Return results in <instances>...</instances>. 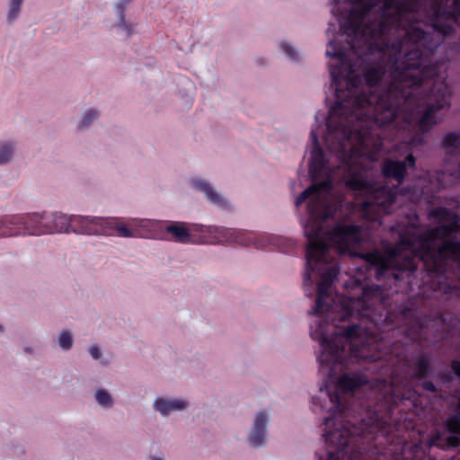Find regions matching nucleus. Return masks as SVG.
<instances>
[{"instance_id": "27", "label": "nucleus", "mask_w": 460, "mask_h": 460, "mask_svg": "<svg viewBox=\"0 0 460 460\" xmlns=\"http://www.w3.org/2000/svg\"><path fill=\"white\" fill-rule=\"evenodd\" d=\"M459 445H460V435L453 434L447 438V445L442 446L441 448L443 450H445L449 447H456Z\"/></svg>"}, {"instance_id": "24", "label": "nucleus", "mask_w": 460, "mask_h": 460, "mask_svg": "<svg viewBox=\"0 0 460 460\" xmlns=\"http://www.w3.org/2000/svg\"><path fill=\"white\" fill-rule=\"evenodd\" d=\"M96 118V112L94 111H84L80 118L79 127H87Z\"/></svg>"}, {"instance_id": "22", "label": "nucleus", "mask_w": 460, "mask_h": 460, "mask_svg": "<svg viewBox=\"0 0 460 460\" xmlns=\"http://www.w3.org/2000/svg\"><path fill=\"white\" fill-rule=\"evenodd\" d=\"M447 428L452 434L460 435V418L456 416L449 417L447 420Z\"/></svg>"}, {"instance_id": "40", "label": "nucleus", "mask_w": 460, "mask_h": 460, "mask_svg": "<svg viewBox=\"0 0 460 460\" xmlns=\"http://www.w3.org/2000/svg\"><path fill=\"white\" fill-rule=\"evenodd\" d=\"M458 407L460 408V399H459V403H458Z\"/></svg>"}, {"instance_id": "5", "label": "nucleus", "mask_w": 460, "mask_h": 460, "mask_svg": "<svg viewBox=\"0 0 460 460\" xmlns=\"http://www.w3.org/2000/svg\"><path fill=\"white\" fill-rule=\"evenodd\" d=\"M449 99L448 85L443 80H437L427 94L426 108L419 119V127L422 131L429 130L439 121L437 114L440 111L448 110Z\"/></svg>"}, {"instance_id": "38", "label": "nucleus", "mask_w": 460, "mask_h": 460, "mask_svg": "<svg viewBox=\"0 0 460 460\" xmlns=\"http://www.w3.org/2000/svg\"><path fill=\"white\" fill-rule=\"evenodd\" d=\"M152 460H164V458L163 457H155Z\"/></svg>"}, {"instance_id": "6", "label": "nucleus", "mask_w": 460, "mask_h": 460, "mask_svg": "<svg viewBox=\"0 0 460 460\" xmlns=\"http://www.w3.org/2000/svg\"><path fill=\"white\" fill-rule=\"evenodd\" d=\"M380 299V292L379 288H367L363 291L362 296L356 299L353 298H339L338 302L342 306L344 313L341 314V319L345 320V318L357 312L358 314L367 316V310L371 307L375 301Z\"/></svg>"}, {"instance_id": "23", "label": "nucleus", "mask_w": 460, "mask_h": 460, "mask_svg": "<svg viewBox=\"0 0 460 460\" xmlns=\"http://www.w3.org/2000/svg\"><path fill=\"white\" fill-rule=\"evenodd\" d=\"M72 344H73V340H72L71 334L69 332H62L58 335V345L63 349H70Z\"/></svg>"}, {"instance_id": "33", "label": "nucleus", "mask_w": 460, "mask_h": 460, "mask_svg": "<svg viewBox=\"0 0 460 460\" xmlns=\"http://www.w3.org/2000/svg\"><path fill=\"white\" fill-rule=\"evenodd\" d=\"M452 368L455 374L460 377V362H453Z\"/></svg>"}, {"instance_id": "30", "label": "nucleus", "mask_w": 460, "mask_h": 460, "mask_svg": "<svg viewBox=\"0 0 460 460\" xmlns=\"http://www.w3.org/2000/svg\"><path fill=\"white\" fill-rule=\"evenodd\" d=\"M280 46L289 58H296L297 57V52L292 46L288 45V43L282 42Z\"/></svg>"}, {"instance_id": "34", "label": "nucleus", "mask_w": 460, "mask_h": 460, "mask_svg": "<svg viewBox=\"0 0 460 460\" xmlns=\"http://www.w3.org/2000/svg\"><path fill=\"white\" fill-rule=\"evenodd\" d=\"M332 422H334L335 425L338 424V420H336L330 419V418L325 419V426L327 428H329L332 424Z\"/></svg>"}, {"instance_id": "15", "label": "nucleus", "mask_w": 460, "mask_h": 460, "mask_svg": "<svg viewBox=\"0 0 460 460\" xmlns=\"http://www.w3.org/2000/svg\"><path fill=\"white\" fill-rule=\"evenodd\" d=\"M267 423L268 418L263 413H259L256 417L254 429L251 437V441L253 446H261L262 444Z\"/></svg>"}, {"instance_id": "10", "label": "nucleus", "mask_w": 460, "mask_h": 460, "mask_svg": "<svg viewBox=\"0 0 460 460\" xmlns=\"http://www.w3.org/2000/svg\"><path fill=\"white\" fill-rule=\"evenodd\" d=\"M154 406L162 415H168L173 411H180L186 408L187 402L181 399L157 398Z\"/></svg>"}, {"instance_id": "21", "label": "nucleus", "mask_w": 460, "mask_h": 460, "mask_svg": "<svg viewBox=\"0 0 460 460\" xmlns=\"http://www.w3.org/2000/svg\"><path fill=\"white\" fill-rule=\"evenodd\" d=\"M365 79L367 81V88L375 85L380 79V72L376 68L368 69L365 74Z\"/></svg>"}, {"instance_id": "2", "label": "nucleus", "mask_w": 460, "mask_h": 460, "mask_svg": "<svg viewBox=\"0 0 460 460\" xmlns=\"http://www.w3.org/2000/svg\"><path fill=\"white\" fill-rule=\"evenodd\" d=\"M432 216L438 219L439 226L427 230L423 235L411 234L409 237L403 236L395 248L386 251L385 255L371 252L364 256L367 261L376 267L377 276L383 275L389 268L414 270V256L419 255L425 260L429 256L433 257L436 251L442 258L460 260V243L443 241L441 244L437 243L459 231L457 216L442 208L434 209Z\"/></svg>"}, {"instance_id": "16", "label": "nucleus", "mask_w": 460, "mask_h": 460, "mask_svg": "<svg viewBox=\"0 0 460 460\" xmlns=\"http://www.w3.org/2000/svg\"><path fill=\"white\" fill-rule=\"evenodd\" d=\"M13 150L14 145L13 143H0V164H5L13 159Z\"/></svg>"}, {"instance_id": "19", "label": "nucleus", "mask_w": 460, "mask_h": 460, "mask_svg": "<svg viewBox=\"0 0 460 460\" xmlns=\"http://www.w3.org/2000/svg\"><path fill=\"white\" fill-rule=\"evenodd\" d=\"M443 146L445 148H460V133L447 134L443 138Z\"/></svg>"}, {"instance_id": "28", "label": "nucleus", "mask_w": 460, "mask_h": 460, "mask_svg": "<svg viewBox=\"0 0 460 460\" xmlns=\"http://www.w3.org/2000/svg\"><path fill=\"white\" fill-rule=\"evenodd\" d=\"M348 184L354 190H364L366 188V183L358 177H352Z\"/></svg>"}, {"instance_id": "12", "label": "nucleus", "mask_w": 460, "mask_h": 460, "mask_svg": "<svg viewBox=\"0 0 460 460\" xmlns=\"http://www.w3.org/2000/svg\"><path fill=\"white\" fill-rule=\"evenodd\" d=\"M338 271L335 267H332L328 272L323 274L322 276V281L318 286V295H317V301H316V308L314 310V313H317L320 311V309L323 306V299L325 296L327 295V291L331 286V281L333 278L336 277Z\"/></svg>"}, {"instance_id": "17", "label": "nucleus", "mask_w": 460, "mask_h": 460, "mask_svg": "<svg viewBox=\"0 0 460 460\" xmlns=\"http://www.w3.org/2000/svg\"><path fill=\"white\" fill-rule=\"evenodd\" d=\"M441 183L443 186L453 185L460 181V164L459 168L456 171H451L447 169L445 172L442 173Z\"/></svg>"}, {"instance_id": "18", "label": "nucleus", "mask_w": 460, "mask_h": 460, "mask_svg": "<svg viewBox=\"0 0 460 460\" xmlns=\"http://www.w3.org/2000/svg\"><path fill=\"white\" fill-rule=\"evenodd\" d=\"M167 231L172 234L179 242H186L189 238L188 230L181 226H170L167 227Z\"/></svg>"}, {"instance_id": "1", "label": "nucleus", "mask_w": 460, "mask_h": 460, "mask_svg": "<svg viewBox=\"0 0 460 460\" xmlns=\"http://www.w3.org/2000/svg\"><path fill=\"white\" fill-rule=\"evenodd\" d=\"M422 0H352L349 15L341 21L348 41L353 50L367 47L374 49L373 40L387 31L396 34L395 41L388 40L380 51L387 59L390 82L385 95L370 94L368 90L358 87L359 79L355 69L346 59L344 52L331 40L326 55L332 58L330 71L336 85L340 99L329 112L327 121L328 138L341 141L343 166L353 174L357 172L356 159L364 155L372 156L380 148V141L374 132V125L385 127L392 123L395 117V106L399 93L406 97L404 87L418 85L432 72L429 60L430 49L428 37L422 29L415 24L401 27L402 17L415 12Z\"/></svg>"}, {"instance_id": "7", "label": "nucleus", "mask_w": 460, "mask_h": 460, "mask_svg": "<svg viewBox=\"0 0 460 460\" xmlns=\"http://www.w3.org/2000/svg\"><path fill=\"white\" fill-rule=\"evenodd\" d=\"M394 193L386 188L375 190L371 198L362 205L363 216L369 220H376V217L371 213L377 210L387 213L388 207L394 203Z\"/></svg>"}, {"instance_id": "36", "label": "nucleus", "mask_w": 460, "mask_h": 460, "mask_svg": "<svg viewBox=\"0 0 460 460\" xmlns=\"http://www.w3.org/2000/svg\"><path fill=\"white\" fill-rule=\"evenodd\" d=\"M440 438V434L439 433H437L435 436H433L430 439V444L431 445H436L437 441Z\"/></svg>"}, {"instance_id": "3", "label": "nucleus", "mask_w": 460, "mask_h": 460, "mask_svg": "<svg viewBox=\"0 0 460 460\" xmlns=\"http://www.w3.org/2000/svg\"><path fill=\"white\" fill-rule=\"evenodd\" d=\"M332 185L329 181L314 184L301 193L296 199V206H300L306 199H309V213L311 221L305 226V233L308 239L307 263L313 270V263L324 259L325 252L331 245H335L340 253L350 252L362 241L361 228L356 226L339 225L326 235L319 222L324 219L328 214L323 211L325 206L327 193Z\"/></svg>"}, {"instance_id": "37", "label": "nucleus", "mask_w": 460, "mask_h": 460, "mask_svg": "<svg viewBox=\"0 0 460 460\" xmlns=\"http://www.w3.org/2000/svg\"><path fill=\"white\" fill-rule=\"evenodd\" d=\"M455 4L460 8V0H455Z\"/></svg>"}, {"instance_id": "20", "label": "nucleus", "mask_w": 460, "mask_h": 460, "mask_svg": "<svg viewBox=\"0 0 460 460\" xmlns=\"http://www.w3.org/2000/svg\"><path fill=\"white\" fill-rule=\"evenodd\" d=\"M95 398L98 403L104 407L110 406L112 402L111 396L103 389H99L96 391Z\"/></svg>"}, {"instance_id": "35", "label": "nucleus", "mask_w": 460, "mask_h": 460, "mask_svg": "<svg viewBox=\"0 0 460 460\" xmlns=\"http://www.w3.org/2000/svg\"><path fill=\"white\" fill-rule=\"evenodd\" d=\"M424 387L427 389V390H429V391H434L435 390V386L433 385L432 383L430 382H425L423 384Z\"/></svg>"}, {"instance_id": "4", "label": "nucleus", "mask_w": 460, "mask_h": 460, "mask_svg": "<svg viewBox=\"0 0 460 460\" xmlns=\"http://www.w3.org/2000/svg\"><path fill=\"white\" fill-rule=\"evenodd\" d=\"M361 338V330L357 326H350L344 331L342 335L335 336L331 341L326 338H321L322 352L319 357V361L322 365H332L331 371H334L333 366L338 365L345 354V347L349 345L350 352L355 358H360L364 359L375 360V358L368 357L365 350L368 344L362 343L358 344Z\"/></svg>"}, {"instance_id": "32", "label": "nucleus", "mask_w": 460, "mask_h": 460, "mask_svg": "<svg viewBox=\"0 0 460 460\" xmlns=\"http://www.w3.org/2000/svg\"><path fill=\"white\" fill-rule=\"evenodd\" d=\"M118 231L120 233L121 235L125 237H129L132 235L131 232L127 229L125 226H119Z\"/></svg>"}, {"instance_id": "29", "label": "nucleus", "mask_w": 460, "mask_h": 460, "mask_svg": "<svg viewBox=\"0 0 460 460\" xmlns=\"http://www.w3.org/2000/svg\"><path fill=\"white\" fill-rule=\"evenodd\" d=\"M428 364L424 359L418 362L416 375L419 377H423L427 372Z\"/></svg>"}, {"instance_id": "11", "label": "nucleus", "mask_w": 460, "mask_h": 460, "mask_svg": "<svg viewBox=\"0 0 460 460\" xmlns=\"http://www.w3.org/2000/svg\"><path fill=\"white\" fill-rule=\"evenodd\" d=\"M311 139L314 144V148L311 151L310 171L314 177L321 174L323 166V155L322 150L318 146V139L314 130L311 131Z\"/></svg>"}, {"instance_id": "39", "label": "nucleus", "mask_w": 460, "mask_h": 460, "mask_svg": "<svg viewBox=\"0 0 460 460\" xmlns=\"http://www.w3.org/2000/svg\"><path fill=\"white\" fill-rule=\"evenodd\" d=\"M310 279L309 273L306 274V280Z\"/></svg>"}, {"instance_id": "31", "label": "nucleus", "mask_w": 460, "mask_h": 460, "mask_svg": "<svg viewBox=\"0 0 460 460\" xmlns=\"http://www.w3.org/2000/svg\"><path fill=\"white\" fill-rule=\"evenodd\" d=\"M89 351H90L91 356L93 358H95V359L100 358L101 351H100V349L97 347H92Z\"/></svg>"}, {"instance_id": "9", "label": "nucleus", "mask_w": 460, "mask_h": 460, "mask_svg": "<svg viewBox=\"0 0 460 460\" xmlns=\"http://www.w3.org/2000/svg\"><path fill=\"white\" fill-rule=\"evenodd\" d=\"M406 163L409 166L414 167L415 158L412 155H408L405 162H395L388 160L383 165V172L386 177L402 179L406 169Z\"/></svg>"}, {"instance_id": "13", "label": "nucleus", "mask_w": 460, "mask_h": 460, "mask_svg": "<svg viewBox=\"0 0 460 460\" xmlns=\"http://www.w3.org/2000/svg\"><path fill=\"white\" fill-rule=\"evenodd\" d=\"M319 400L323 402L322 407L327 411H341L344 408L341 398L336 394H330L328 390L321 389Z\"/></svg>"}, {"instance_id": "26", "label": "nucleus", "mask_w": 460, "mask_h": 460, "mask_svg": "<svg viewBox=\"0 0 460 460\" xmlns=\"http://www.w3.org/2000/svg\"><path fill=\"white\" fill-rule=\"evenodd\" d=\"M22 0H11L10 1V10L8 17L10 20H13L15 15L18 13L20 10V6L22 4Z\"/></svg>"}, {"instance_id": "25", "label": "nucleus", "mask_w": 460, "mask_h": 460, "mask_svg": "<svg viewBox=\"0 0 460 460\" xmlns=\"http://www.w3.org/2000/svg\"><path fill=\"white\" fill-rule=\"evenodd\" d=\"M199 189L200 190H202L203 192H205V194L207 195V197L213 202H219L221 200V198L218 194H217L216 192H214L211 188L206 184V183H200L199 184Z\"/></svg>"}, {"instance_id": "14", "label": "nucleus", "mask_w": 460, "mask_h": 460, "mask_svg": "<svg viewBox=\"0 0 460 460\" xmlns=\"http://www.w3.org/2000/svg\"><path fill=\"white\" fill-rule=\"evenodd\" d=\"M367 381L360 375H343L337 382V388L343 393L354 391Z\"/></svg>"}, {"instance_id": "8", "label": "nucleus", "mask_w": 460, "mask_h": 460, "mask_svg": "<svg viewBox=\"0 0 460 460\" xmlns=\"http://www.w3.org/2000/svg\"><path fill=\"white\" fill-rule=\"evenodd\" d=\"M349 436L348 429L341 426L324 433L326 441L337 448L335 452H330V460H349V449L346 450L349 443Z\"/></svg>"}]
</instances>
